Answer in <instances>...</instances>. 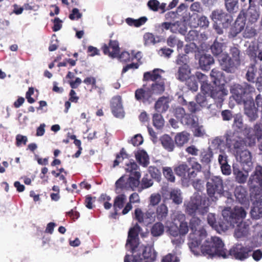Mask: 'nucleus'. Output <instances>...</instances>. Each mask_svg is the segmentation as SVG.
<instances>
[{"instance_id": "obj_27", "label": "nucleus", "mask_w": 262, "mask_h": 262, "mask_svg": "<svg viewBox=\"0 0 262 262\" xmlns=\"http://www.w3.org/2000/svg\"><path fill=\"white\" fill-rule=\"evenodd\" d=\"M125 170L126 172L130 173V176L141 177L139 167L134 160H129L128 162L125 163Z\"/></svg>"}, {"instance_id": "obj_10", "label": "nucleus", "mask_w": 262, "mask_h": 262, "mask_svg": "<svg viewBox=\"0 0 262 262\" xmlns=\"http://www.w3.org/2000/svg\"><path fill=\"white\" fill-rule=\"evenodd\" d=\"M207 192L212 201H216L224 192L223 181L219 176H211L207 184Z\"/></svg>"}, {"instance_id": "obj_35", "label": "nucleus", "mask_w": 262, "mask_h": 262, "mask_svg": "<svg viewBox=\"0 0 262 262\" xmlns=\"http://www.w3.org/2000/svg\"><path fill=\"white\" fill-rule=\"evenodd\" d=\"M187 26L186 23L183 21H178L172 23L171 26V32L177 33H179L182 35H185L187 32Z\"/></svg>"}, {"instance_id": "obj_13", "label": "nucleus", "mask_w": 262, "mask_h": 262, "mask_svg": "<svg viewBox=\"0 0 262 262\" xmlns=\"http://www.w3.org/2000/svg\"><path fill=\"white\" fill-rule=\"evenodd\" d=\"M233 174L235 181L240 184H244L246 183L249 173L253 168L242 167V169L237 164H233L232 165Z\"/></svg>"}, {"instance_id": "obj_62", "label": "nucleus", "mask_w": 262, "mask_h": 262, "mask_svg": "<svg viewBox=\"0 0 262 262\" xmlns=\"http://www.w3.org/2000/svg\"><path fill=\"white\" fill-rule=\"evenodd\" d=\"M124 159H127V155L125 152L124 149L122 148L120 151V154L117 155L116 159L114 161L113 167H115L118 165L119 164L122 162Z\"/></svg>"}, {"instance_id": "obj_55", "label": "nucleus", "mask_w": 262, "mask_h": 262, "mask_svg": "<svg viewBox=\"0 0 262 262\" xmlns=\"http://www.w3.org/2000/svg\"><path fill=\"white\" fill-rule=\"evenodd\" d=\"M256 34V30L248 24L243 32V37L246 38H251L254 37Z\"/></svg>"}, {"instance_id": "obj_20", "label": "nucleus", "mask_w": 262, "mask_h": 262, "mask_svg": "<svg viewBox=\"0 0 262 262\" xmlns=\"http://www.w3.org/2000/svg\"><path fill=\"white\" fill-rule=\"evenodd\" d=\"M255 2H250L249 1V7L246 12L245 13L246 20H248V24H253L257 21L259 17V13L257 10L256 5L255 4Z\"/></svg>"}, {"instance_id": "obj_43", "label": "nucleus", "mask_w": 262, "mask_h": 262, "mask_svg": "<svg viewBox=\"0 0 262 262\" xmlns=\"http://www.w3.org/2000/svg\"><path fill=\"white\" fill-rule=\"evenodd\" d=\"M167 45L170 47H174L175 46L177 47V50L179 52L183 47V42L179 40L174 35H170L167 40Z\"/></svg>"}, {"instance_id": "obj_1", "label": "nucleus", "mask_w": 262, "mask_h": 262, "mask_svg": "<svg viewBox=\"0 0 262 262\" xmlns=\"http://www.w3.org/2000/svg\"><path fill=\"white\" fill-rule=\"evenodd\" d=\"M141 228L138 225L130 228L128 233L126 248L132 255L126 254L124 262H154L155 261L157 253L153 245L144 246L139 240V233Z\"/></svg>"}, {"instance_id": "obj_16", "label": "nucleus", "mask_w": 262, "mask_h": 262, "mask_svg": "<svg viewBox=\"0 0 262 262\" xmlns=\"http://www.w3.org/2000/svg\"><path fill=\"white\" fill-rule=\"evenodd\" d=\"M244 113L250 121H253L258 118V108L255 106L253 97L243 102Z\"/></svg>"}, {"instance_id": "obj_24", "label": "nucleus", "mask_w": 262, "mask_h": 262, "mask_svg": "<svg viewBox=\"0 0 262 262\" xmlns=\"http://www.w3.org/2000/svg\"><path fill=\"white\" fill-rule=\"evenodd\" d=\"M126 200V196L124 194H120L116 196L113 205L114 212L111 214V217L116 218V215L118 214V211L124 207Z\"/></svg>"}, {"instance_id": "obj_26", "label": "nucleus", "mask_w": 262, "mask_h": 262, "mask_svg": "<svg viewBox=\"0 0 262 262\" xmlns=\"http://www.w3.org/2000/svg\"><path fill=\"white\" fill-rule=\"evenodd\" d=\"M250 214L251 217L255 220L262 217V199H259L253 203Z\"/></svg>"}, {"instance_id": "obj_12", "label": "nucleus", "mask_w": 262, "mask_h": 262, "mask_svg": "<svg viewBox=\"0 0 262 262\" xmlns=\"http://www.w3.org/2000/svg\"><path fill=\"white\" fill-rule=\"evenodd\" d=\"M210 17L213 21L215 23L219 21L224 28H227L232 20V16L230 14L221 9L213 10Z\"/></svg>"}, {"instance_id": "obj_42", "label": "nucleus", "mask_w": 262, "mask_h": 262, "mask_svg": "<svg viewBox=\"0 0 262 262\" xmlns=\"http://www.w3.org/2000/svg\"><path fill=\"white\" fill-rule=\"evenodd\" d=\"M258 49V45L256 42H251L249 43L248 47L246 50V53L251 60H254L256 57Z\"/></svg>"}, {"instance_id": "obj_49", "label": "nucleus", "mask_w": 262, "mask_h": 262, "mask_svg": "<svg viewBox=\"0 0 262 262\" xmlns=\"http://www.w3.org/2000/svg\"><path fill=\"white\" fill-rule=\"evenodd\" d=\"M154 126L157 129H161L164 124V120L160 114L156 113L152 116Z\"/></svg>"}, {"instance_id": "obj_32", "label": "nucleus", "mask_w": 262, "mask_h": 262, "mask_svg": "<svg viewBox=\"0 0 262 262\" xmlns=\"http://www.w3.org/2000/svg\"><path fill=\"white\" fill-rule=\"evenodd\" d=\"M115 189L117 193L123 190H129L127 177L122 176L116 182Z\"/></svg>"}, {"instance_id": "obj_31", "label": "nucleus", "mask_w": 262, "mask_h": 262, "mask_svg": "<svg viewBox=\"0 0 262 262\" xmlns=\"http://www.w3.org/2000/svg\"><path fill=\"white\" fill-rule=\"evenodd\" d=\"M140 202V196L136 192L133 193L129 197V202L127 203L123 208L122 214L123 215L126 214L132 210L133 206L132 203H139Z\"/></svg>"}, {"instance_id": "obj_11", "label": "nucleus", "mask_w": 262, "mask_h": 262, "mask_svg": "<svg viewBox=\"0 0 262 262\" xmlns=\"http://www.w3.org/2000/svg\"><path fill=\"white\" fill-rule=\"evenodd\" d=\"M233 119V126L241 130H242L244 128V134L247 136V138L249 139L252 143H254L255 142L256 138L258 139V138L256 136V135L253 134L254 130L252 128L247 127V126L245 127L243 122L242 117L240 114L234 115Z\"/></svg>"}, {"instance_id": "obj_6", "label": "nucleus", "mask_w": 262, "mask_h": 262, "mask_svg": "<svg viewBox=\"0 0 262 262\" xmlns=\"http://www.w3.org/2000/svg\"><path fill=\"white\" fill-rule=\"evenodd\" d=\"M229 57L227 53L222 54L218 59L222 69L228 73H234L241 64V52L239 49L233 46L230 47Z\"/></svg>"}, {"instance_id": "obj_21", "label": "nucleus", "mask_w": 262, "mask_h": 262, "mask_svg": "<svg viewBox=\"0 0 262 262\" xmlns=\"http://www.w3.org/2000/svg\"><path fill=\"white\" fill-rule=\"evenodd\" d=\"M228 94V90L225 88V84L214 85L210 97L216 102L221 103L224 100V97Z\"/></svg>"}, {"instance_id": "obj_57", "label": "nucleus", "mask_w": 262, "mask_h": 262, "mask_svg": "<svg viewBox=\"0 0 262 262\" xmlns=\"http://www.w3.org/2000/svg\"><path fill=\"white\" fill-rule=\"evenodd\" d=\"M163 173L165 178L170 182H173L175 177L172 169L170 167H165L163 168Z\"/></svg>"}, {"instance_id": "obj_61", "label": "nucleus", "mask_w": 262, "mask_h": 262, "mask_svg": "<svg viewBox=\"0 0 262 262\" xmlns=\"http://www.w3.org/2000/svg\"><path fill=\"white\" fill-rule=\"evenodd\" d=\"M214 88V85H211L209 82L204 83L201 85V92L205 95L209 96L211 92Z\"/></svg>"}, {"instance_id": "obj_29", "label": "nucleus", "mask_w": 262, "mask_h": 262, "mask_svg": "<svg viewBox=\"0 0 262 262\" xmlns=\"http://www.w3.org/2000/svg\"><path fill=\"white\" fill-rule=\"evenodd\" d=\"M214 63V59L210 54L202 55L199 59V64L203 70H208L210 69V65Z\"/></svg>"}, {"instance_id": "obj_58", "label": "nucleus", "mask_w": 262, "mask_h": 262, "mask_svg": "<svg viewBox=\"0 0 262 262\" xmlns=\"http://www.w3.org/2000/svg\"><path fill=\"white\" fill-rule=\"evenodd\" d=\"M133 217L140 223L145 222V215L141 209L137 208L134 211Z\"/></svg>"}, {"instance_id": "obj_18", "label": "nucleus", "mask_w": 262, "mask_h": 262, "mask_svg": "<svg viewBox=\"0 0 262 262\" xmlns=\"http://www.w3.org/2000/svg\"><path fill=\"white\" fill-rule=\"evenodd\" d=\"M152 92L150 89L145 85L135 91V96L137 100L143 103L149 104L152 101Z\"/></svg>"}, {"instance_id": "obj_56", "label": "nucleus", "mask_w": 262, "mask_h": 262, "mask_svg": "<svg viewBox=\"0 0 262 262\" xmlns=\"http://www.w3.org/2000/svg\"><path fill=\"white\" fill-rule=\"evenodd\" d=\"M209 24V21L208 18L203 15L199 18L198 23L192 24L191 25L194 28L200 26L202 28H206L208 27Z\"/></svg>"}, {"instance_id": "obj_50", "label": "nucleus", "mask_w": 262, "mask_h": 262, "mask_svg": "<svg viewBox=\"0 0 262 262\" xmlns=\"http://www.w3.org/2000/svg\"><path fill=\"white\" fill-rule=\"evenodd\" d=\"M213 157V154L210 149L203 150L200 155L201 161L205 164H209Z\"/></svg>"}, {"instance_id": "obj_60", "label": "nucleus", "mask_w": 262, "mask_h": 262, "mask_svg": "<svg viewBox=\"0 0 262 262\" xmlns=\"http://www.w3.org/2000/svg\"><path fill=\"white\" fill-rule=\"evenodd\" d=\"M148 172L152 179H155L157 181L160 180L161 172L157 168L150 166L148 168Z\"/></svg>"}, {"instance_id": "obj_15", "label": "nucleus", "mask_w": 262, "mask_h": 262, "mask_svg": "<svg viewBox=\"0 0 262 262\" xmlns=\"http://www.w3.org/2000/svg\"><path fill=\"white\" fill-rule=\"evenodd\" d=\"M248 185L250 189L262 187V166L257 165L252 173L250 176Z\"/></svg>"}, {"instance_id": "obj_64", "label": "nucleus", "mask_w": 262, "mask_h": 262, "mask_svg": "<svg viewBox=\"0 0 262 262\" xmlns=\"http://www.w3.org/2000/svg\"><path fill=\"white\" fill-rule=\"evenodd\" d=\"M161 262H180V259L176 254L169 253L163 257Z\"/></svg>"}, {"instance_id": "obj_9", "label": "nucleus", "mask_w": 262, "mask_h": 262, "mask_svg": "<svg viewBox=\"0 0 262 262\" xmlns=\"http://www.w3.org/2000/svg\"><path fill=\"white\" fill-rule=\"evenodd\" d=\"M160 72L163 71L159 69H155L152 71L144 73L143 80H151L154 82L151 84L150 90L152 94H160L165 90L164 79L162 78Z\"/></svg>"}, {"instance_id": "obj_54", "label": "nucleus", "mask_w": 262, "mask_h": 262, "mask_svg": "<svg viewBox=\"0 0 262 262\" xmlns=\"http://www.w3.org/2000/svg\"><path fill=\"white\" fill-rule=\"evenodd\" d=\"M207 222L210 226L212 228H215L217 230H221L220 227H217V222L216 221V218L215 217V214L212 213H209L207 215ZM223 220H224L223 219ZM226 222L224 220L222 223H220L219 225L221 224H223V223H226Z\"/></svg>"}, {"instance_id": "obj_2", "label": "nucleus", "mask_w": 262, "mask_h": 262, "mask_svg": "<svg viewBox=\"0 0 262 262\" xmlns=\"http://www.w3.org/2000/svg\"><path fill=\"white\" fill-rule=\"evenodd\" d=\"M222 215L226 222L220 224L221 231H225L230 227H236L234 236L236 238H240L247 234L249 226L243 222L246 216V212L243 207L235 206L233 209L227 207L222 211Z\"/></svg>"}, {"instance_id": "obj_23", "label": "nucleus", "mask_w": 262, "mask_h": 262, "mask_svg": "<svg viewBox=\"0 0 262 262\" xmlns=\"http://www.w3.org/2000/svg\"><path fill=\"white\" fill-rule=\"evenodd\" d=\"M103 53L112 57H116L118 56L120 48L119 42L117 40H110L108 46L104 45L102 47Z\"/></svg>"}, {"instance_id": "obj_37", "label": "nucleus", "mask_w": 262, "mask_h": 262, "mask_svg": "<svg viewBox=\"0 0 262 262\" xmlns=\"http://www.w3.org/2000/svg\"><path fill=\"white\" fill-rule=\"evenodd\" d=\"M168 208L164 204H162L158 206L156 210V217L158 221H164L168 215Z\"/></svg>"}, {"instance_id": "obj_52", "label": "nucleus", "mask_w": 262, "mask_h": 262, "mask_svg": "<svg viewBox=\"0 0 262 262\" xmlns=\"http://www.w3.org/2000/svg\"><path fill=\"white\" fill-rule=\"evenodd\" d=\"M189 167L186 163H183L176 167L174 171L178 176L182 177H185L186 176V173L188 172Z\"/></svg>"}, {"instance_id": "obj_30", "label": "nucleus", "mask_w": 262, "mask_h": 262, "mask_svg": "<svg viewBox=\"0 0 262 262\" xmlns=\"http://www.w3.org/2000/svg\"><path fill=\"white\" fill-rule=\"evenodd\" d=\"M228 132V131L227 132ZM227 133H226L225 135V138L226 139V135ZM225 145L226 146V143H225L224 141V137L221 136L216 137L211 140L209 148L212 150L220 149V150L221 151L223 150Z\"/></svg>"}, {"instance_id": "obj_34", "label": "nucleus", "mask_w": 262, "mask_h": 262, "mask_svg": "<svg viewBox=\"0 0 262 262\" xmlns=\"http://www.w3.org/2000/svg\"><path fill=\"white\" fill-rule=\"evenodd\" d=\"M163 147L168 151H172L174 148V144L172 138L167 135L163 136L160 139Z\"/></svg>"}, {"instance_id": "obj_19", "label": "nucleus", "mask_w": 262, "mask_h": 262, "mask_svg": "<svg viewBox=\"0 0 262 262\" xmlns=\"http://www.w3.org/2000/svg\"><path fill=\"white\" fill-rule=\"evenodd\" d=\"M111 110L113 114L117 118H123L124 111L122 104L121 97L120 96L114 97L111 101Z\"/></svg>"}, {"instance_id": "obj_41", "label": "nucleus", "mask_w": 262, "mask_h": 262, "mask_svg": "<svg viewBox=\"0 0 262 262\" xmlns=\"http://www.w3.org/2000/svg\"><path fill=\"white\" fill-rule=\"evenodd\" d=\"M164 232V226L161 222L154 224L150 229L151 235L154 237H159L162 235Z\"/></svg>"}, {"instance_id": "obj_36", "label": "nucleus", "mask_w": 262, "mask_h": 262, "mask_svg": "<svg viewBox=\"0 0 262 262\" xmlns=\"http://www.w3.org/2000/svg\"><path fill=\"white\" fill-rule=\"evenodd\" d=\"M190 70L188 64L182 65L179 67L178 72V78L184 81L186 80L190 76Z\"/></svg>"}, {"instance_id": "obj_47", "label": "nucleus", "mask_w": 262, "mask_h": 262, "mask_svg": "<svg viewBox=\"0 0 262 262\" xmlns=\"http://www.w3.org/2000/svg\"><path fill=\"white\" fill-rule=\"evenodd\" d=\"M170 199L176 204H180L182 202L181 191L180 189H174L170 192Z\"/></svg>"}, {"instance_id": "obj_48", "label": "nucleus", "mask_w": 262, "mask_h": 262, "mask_svg": "<svg viewBox=\"0 0 262 262\" xmlns=\"http://www.w3.org/2000/svg\"><path fill=\"white\" fill-rule=\"evenodd\" d=\"M129 190L134 191L137 188L139 187L140 179L138 176H129L127 177Z\"/></svg>"}, {"instance_id": "obj_63", "label": "nucleus", "mask_w": 262, "mask_h": 262, "mask_svg": "<svg viewBox=\"0 0 262 262\" xmlns=\"http://www.w3.org/2000/svg\"><path fill=\"white\" fill-rule=\"evenodd\" d=\"M168 232L169 234L173 237H176L180 235L177 223H172L168 227Z\"/></svg>"}, {"instance_id": "obj_4", "label": "nucleus", "mask_w": 262, "mask_h": 262, "mask_svg": "<svg viewBox=\"0 0 262 262\" xmlns=\"http://www.w3.org/2000/svg\"><path fill=\"white\" fill-rule=\"evenodd\" d=\"M190 228L192 232L189 234L188 245L191 252L198 255L200 253V245L206 237V231L203 228V223L196 216H193L190 220Z\"/></svg>"}, {"instance_id": "obj_38", "label": "nucleus", "mask_w": 262, "mask_h": 262, "mask_svg": "<svg viewBox=\"0 0 262 262\" xmlns=\"http://www.w3.org/2000/svg\"><path fill=\"white\" fill-rule=\"evenodd\" d=\"M224 43L220 42L217 39H216L213 44L210 46V50L212 53L215 56H220L223 54Z\"/></svg>"}, {"instance_id": "obj_22", "label": "nucleus", "mask_w": 262, "mask_h": 262, "mask_svg": "<svg viewBox=\"0 0 262 262\" xmlns=\"http://www.w3.org/2000/svg\"><path fill=\"white\" fill-rule=\"evenodd\" d=\"M234 194L236 201L243 205L249 203L248 192L247 188L242 185L236 186L234 189Z\"/></svg>"}, {"instance_id": "obj_5", "label": "nucleus", "mask_w": 262, "mask_h": 262, "mask_svg": "<svg viewBox=\"0 0 262 262\" xmlns=\"http://www.w3.org/2000/svg\"><path fill=\"white\" fill-rule=\"evenodd\" d=\"M204 240L203 244L200 246V253L199 255L202 254L208 258L215 256L227 258L228 251L221 238L214 236L205 238Z\"/></svg>"}, {"instance_id": "obj_46", "label": "nucleus", "mask_w": 262, "mask_h": 262, "mask_svg": "<svg viewBox=\"0 0 262 262\" xmlns=\"http://www.w3.org/2000/svg\"><path fill=\"white\" fill-rule=\"evenodd\" d=\"M147 20V18L145 16L141 17L137 19L128 17L126 19L125 21L129 26L138 27L144 24Z\"/></svg>"}, {"instance_id": "obj_51", "label": "nucleus", "mask_w": 262, "mask_h": 262, "mask_svg": "<svg viewBox=\"0 0 262 262\" xmlns=\"http://www.w3.org/2000/svg\"><path fill=\"white\" fill-rule=\"evenodd\" d=\"M153 184V181L151 179L149 178L147 174H145L142 179L140 186L138 191L141 192L143 189L148 188L151 187Z\"/></svg>"}, {"instance_id": "obj_7", "label": "nucleus", "mask_w": 262, "mask_h": 262, "mask_svg": "<svg viewBox=\"0 0 262 262\" xmlns=\"http://www.w3.org/2000/svg\"><path fill=\"white\" fill-rule=\"evenodd\" d=\"M184 206L186 213L191 215L195 214L204 215L209 209L206 198L198 192L194 193L190 201L185 202Z\"/></svg>"}, {"instance_id": "obj_17", "label": "nucleus", "mask_w": 262, "mask_h": 262, "mask_svg": "<svg viewBox=\"0 0 262 262\" xmlns=\"http://www.w3.org/2000/svg\"><path fill=\"white\" fill-rule=\"evenodd\" d=\"M246 24V18L243 12H241L229 32V37L234 38L244 29Z\"/></svg>"}, {"instance_id": "obj_3", "label": "nucleus", "mask_w": 262, "mask_h": 262, "mask_svg": "<svg viewBox=\"0 0 262 262\" xmlns=\"http://www.w3.org/2000/svg\"><path fill=\"white\" fill-rule=\"evenodd\" d=\"M226 137V147L228 151L236 157L242 167L253 168L252 154L247 149L243 150L244 143L241 138L231 130L227 132Z\"/></svg>"}, {"instance_id": "obj_40", "label": "nucleus", "mask_w": 262, "mask_h": 262, "mask_svg": "<svg viewBox=\"0 0 262 262\" xmlns=\"http://www.w3.org/2000/svg\"><path fill=\"white\" fill-rule=\"evenodd\" d=\"M144 42L146 45H155L161 42L163 38L158 36H155L150 33H146L143 36Z\"/></svg>"}, {"instance_id": "obj_8", "label": "nucleus", "mask_w": 262, "mask_h": 262, "mask_svg": "<svg viewBox=\"0 0 262 262\" xmlns=\"http://www.w3.org/2000/svg\"><path fill=\"white\" fill-rule=\"evenodd\" d=\"M255 91V88L247 82L234 84L230 89L234 99L239 104L252 97Z\"/></svg>"}, {"instance_id": "obj_39", "label": "nucleus", "mask_w": 262, "mask_h": 262, "mask_svg": "<svg viewBox=\"0 0 262 262\" xmlns=\"http://www.w3.org/2000/svg\"><path fill=\"white\" fill-rule=\"evenodd\" d=\"M189 139V134L185 131L182 132L176 135L174 140L178 146H182L187 143Z\"/></svg>"}, {"instance_id": "obj_25", "label": "nucleus", "mask_w": 262, "mask_h": 262, "mask_svg": "<svg viewBox=\"0 0 262 262\" xmlns=\"http://www.w3.org/2000/svg\"><path fill=\"white\" fill-rule=\"evenodd\" d=\"M171 99L169 97L163 96L158 99L155 105V110L159 113L165 112L169 107Z\"/></svg>"}, {"instance_id": "obj_28", "label": "nucleus", "mask_w": 262, "mask_h": 262, "mask_svg": "<svg viewBox=\"0 0 262 262\" xmlns=\"http://www.w3.org/2000/svg\"><path fill=\"white\" fill-rule=\"evenodd\" d=\"M210 77L213 85L225 84L224 76L222 71L216 69H212L210 73Z\"/></svg>"}, {"instance_id": "obj_44", "label": "nucleus", "mask_w": 262, "mask_h": 262, "mask_svg": "<svg viewBox=\"0 0 262 262\" xmlns=\"http://www.w3.org/2000/svg\"><path fill=\"white\" fill-rule=\"evenodd\" d=\"M257 73V69L255 64H251L248 68L246 74V79L250 82L254 83Z\"/></svg>"}, {"instance_id": "obj_53", "label": "nucleus", "mask_w": 262, "mask_h": 262, "mask_svg": "<svg viewBox=\"0 0 262 262\" xmlns=\"http://www.w3.org/2000/svg\"><path fill=\"white\" fill-rule=\"evenodd\" d=\"M186 81L188 88L190 90L196 92L198 90L199 85L194 75L190 76Z\"/></svg>"}, {"instance_id": "obj_59", "label": "nucleus", "mask_w": 262, "mask_h": 262, "mask_svg": "<svg viewBox=\"0 0 262 262\" xmlns=\"http://www.w3.org/2000/svg\"><path fill=\"white\" fill-rule=\"evenodd\" d=\"M207 96V95L204 96L201 94H198L196 96V101L201 107H208V105L210 106L208 103Z\"/></svg>"}, {"instance_id": "obj_45", "label": "nucleus", "mask_w": 262, "mask_h": 262, "mask_svg": "<svg viewBox=\"0 0 262 262\" xmlns=\"http://www.w3.org/2000/svg\"><path fill=\"white\" fill-rule=\"evenodd\" d=\"M225 5L229 13H235L238 9V0H225Z\"/></svg>"}, {"instance_id": "obj_33", "label": "nucleus", "mask_w": 262, "mask_h": 262, "mask_svg": "<svg viewBox=\"0 0 262 262\" xmlns=\"http://www.w3.org/2000/svg\"><path fill=\"white\" fill-rule=\"evenodd\" d=\"M137 160L140 165L146 167L149 163V157L147 152L144 150H139L136 154Z\"/></svg>"}, {"instance_id": "obj_14", "label": "nucleus", "mask_w": 262, "mask_h": 262, "mask_svg": "<svg viewBox=\"0 0 262 262\" xmlns=\"http://www.w3.org/2000/svg\"><path fill=\"white\" fill-rule=\"evenodd\" d=\"M252 251V247H244L241 244H236L230 250V253L233 255L235 259L244 260L250 255V253Z\"/></svg>"}]
</instances>
